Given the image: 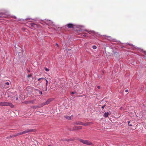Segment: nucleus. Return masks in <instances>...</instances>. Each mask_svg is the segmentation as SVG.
<instances>
[{
  "instance_id": "obj_20",
  "label": "nucleus",
  "mask_w": 146,
  "mask_h": 146,
  "mask_svg": "<svg viewBox=\"0 0 146 146\" xmlns=\"http://www.w3.org/2000/svg\"><path fill=\"white\" fill-rule=\"evenodd\" d=\"M130 121H129L128 122V124L129 126H132V124H130Z\"/></svg>"
},
{
  "instance_id": "obj_19",
  "label": "nucleus",
  "mask_w": 146,
  "mask_h": 146,
  "mask_svg": "<svg viewBox=\"0 0 146 146\" xmlns=\"http://www.w3.org/2000/svg\"><path fill=\"white\" fill-rule=\"evenodd\" d=\"M11 94H12V93H11V92H8L7 93V95H8V97H9V95H10Z\"/></svg>"
},
{
  "instance_id": "obj_28",
  "label": "nucleus",
  "mask_w": 146,
  "mask_h": 146,
  "mask_svg": "<svg viewBox=\"0 0 146 146\" xmlns=\"http://www.w3.org/2000/svg\"><path fill=\"white\" fill-rule=\"evenodd\" d=\"M39 94H42V92L41 91H39Z\"/></svg>"
},
{
  "instance_id": "obj_4",
  "label": "nucleus",
  "mask_w": 146,
  "mask_h": 146,
  "mask_svg": "<svg viewBox=\"0 0 146 146\" xmlns=\"http://www.w3.org/2000/svg\"><path fill=\"white\" fill-rule=\"evenodd\" d=\"M53 100V98H50L48 99L47 101L45 102V103L46 105H47L49 104L50 102L52 101Z\"/></svg>"
},
{
  "instance_id": "obj_32",
  "label": "nucleus",
  "mask_w": 146,
  "mask_h": 146,
  "mask_svg": "<svg viewBox=\"0 0 146 146\" xmlns=\"http://www.w3.org/2000/svg\"><path fill=\"white\" fill-rule=\"evenodd\" d=\"M144 54L145 55H146V52H144Z\"/></svg>"
},
{
  "instance_id": "obj_29",
  "label": "nucleus",
  "mask_w": 146,
  "mask_h": 146,
  "mask_svg": "<svg viewBox=\"0 0 146 146\" xmlns=\"http://www.w3.org/2000/svg\"><path fill=\"white\" fill-rule=\"evenodd\" d=\"M86 36V35L85 34L83 35V36L84 37H85Z\"/></svg>"
},
{
  "instance_id": "obj_24",
  "label": "nucleus",
  "mask_w": 146,
  "mask_h": 146,
  "mask_svg": "<svg viewBox=\"0 0 146 146\" xmlns=\"http://www.w3.org/2000/svg\"><path fill=\"white\" fill-rule=\"evenodd\" d=\"M76 92H71V94H74L75 93H76Z\"/></svg>"
},
{
  "instance_id": "obj_21",
  "label": "nucleus",
  "mask_w": 146,
  "mask_h": 146,
  "mask_svg": "<svg viewBox=\"0 0 146 146\" xmlns=\"http://www.w3.org/2000/svg\"><path fill=\"white\" fill-rule=\"evenodd\" d=\"M44 69L45 70L46 72H48L49 71L48 69L46 68H44Z\"/></svg>"
},
{
  "instance_id": "obj_2",
  "label": "nucleus",
  "mask_w": 146,
  "mask_h": 146,
  "mask_svg": "<svg viewBox=\"0 0 146 146\" xmlns=\"http://www.w3.org/2000/svg\"><path fill=\"white\" fill-rule=\"evenodd\" d=\"M78 141L83 144H85L88 145H93V144L91 142H90V141L88 140H85L79 139H78Z\"/></svg>"
},
{
  "instance_id": "obj_23",
  "label": "nucleus",
  "mask_w": 146,
  "mask_h": 146,
  "mask_svg": "<svg viewBox=\"0 0 146 146\" xmlns=\"http://www.w3.org/2000/svg\"><path fill=\"white\" fill-rule=\"evenodd\" d=\"M44 79V78H39V79H38V81H39V80H42V79Z\"/></svg>"
},
{
  "instance_id": "obj_1",
  "label": "nucleus",
  "mask_w": 146,
  "mask_h": 146,
  "mask_svg": "<svg viewBox=\"0 0 146 146\" xmlns=\"http://www.w3.org/2000/svg\"><path fill=\"white\" fill-rule=\"evenodd\" d=\"M36 131L35 129H27L23 132L17 133L16 135H20L24 134H25L28 133L35 132Z\"/></svg>"
},
{
  "instance_id": "obj_3",
  "label": "nucleus",
  "mask_w": 146,
  "mask_h": 146,
  "mask_svg": "<svg viewBox=\"0 0 146 146\" xmlns=\"http://www.w3.org/2000/svg\"><path fill=\"white\" fill-rule=\"evenodd\" d=\"M0 106H10V107H12L13 105L11 103L6 102H0Z\"/></svg>"
},
{
  "instance_id": "obj_18",
  "label": "nucleus",
  "mask_w": 146,
  "mask_h": 146,
  "mask_svg": "<svg viewBox=\"0 0 146 146\" xmlns=\"http://www.w3.org/2000/svg\"><path fill=\"white\" fill-rule=\"evenodd\" d=\"M107 104H108V103H106L103 106H102V109H103L104 108V107H105V106H106V105H107Z\"/></svg>"
},
{
  "instance_id": "obj_10",
  "label": "nucleus",
  "mask_w": 146,
  "mask_h": 146,
  "mask_svg": "<svg viewBox=\"0 0 146 146\" xmlns=\"http://www.w3.org/2000/svg\"><path fill=\"white\" fill-rule=\"evenodd\" d=\"M91 123H92L91 122H87L85 123H83L82 125L84 126L89 125H90V124Z\"/></svg>"
},
{
  "instance_id": "obj_31",
  "label": "nucleus",
  "mask_w": 146,
  "mask_h": 146,
  "mask_svg": "<svg viewBox=\"0 0 146 146\" xmlns=\"http://www.w3.org/2000/svg\"><path fill=\"white\" fill-rule=\"evenodd\" d=\"M128 92V90H125V92Z\"/></svg>"
},
{
  "instance_id": "obj_11",
  "label": "nucleus",
  "mask_w": 146,
  "mask_h": 146,
  "mask_svg": "<svg viewBox=\"0 0 146 146\" xmlns=\"http://www.w3.org/2000/svg\"><path fill=\"white\" fill-rule=\"evenodd\" d=\"M76 125H83V122L81 121H78L74 123Z\"/></svg>"
},
{
  "instance_id": "obj_13",
  "label": "nucleus",
  "mask_w": 146,
  "mask_h": 146,
  "mask_svg": "<svg viewBox=\"0 0 146 146\" xmlns=\"http://www.w3.org/2000/svg\"><path fill=\"white\" fill-rule=\"evenodd\" d=\"M64 117L65 118H66L68 120H70L71 119V117L68 115H65L64 116Z\"/></svg>"
},
{
  "instance_id": "obj_25",
  "label": "nucleus",
  "mask_w": 146,
  "mask_h": 146,
  "mask_svg": "<svg viewBox=\"0 0 146 146\" xmlns=\"http://www.w3.org/2000/svg\"><path fill=\"white\" fill-rule=\"evenodd\" d=\"M32 75L31 74H29L27 76V77L28 78H30L31 76Z\"/></svg>"
},
{
  "instance_id": "obj_8",
  "label": "nucleus",
  "mask_w": 146,
  "mask_h": 146,
  "mask_svg": "<svg viewBox=\"0 0 146 146\" xmlns=\"http://www.w3.org/2000/svg\"><path fill=\"white\" fill-rule=\"evenodd\" d=\"M82 127L80 126H75L74 127V130H77L79 129H82Z\"/></svg>"
},
{
  "instance_id": "obj_17",
  "label": "nucleus",
  "mask_w": 146,
  "mask_h": 146,
  "mask_svg": "<svg viewBox=\"0 0 146 146\" xmlns=\"http://www.w3.org/2000/svg\"><path fill=\"white\" fill-rule=\"evenodd\" d=\"M46 81V83L45 84L46 85V87H47V85H48V81L47 80H46V79H44Z\"/></svg>"
},
{
  "instance_id": "obj_16",
  "label": "nucleus",
  "mask_w": 146,
  "mask_h": 146,
  "mask_svg": "<svg viewBox=\"0 0 146 146\" xmlns=\"http://www.w3.org/2000/svg\"><path fill=\"white\" fill-rule=\"evenodd\" d=\"M85 31L87 32L88 33H89L90 34L91 33H93L94 31H89L87 30H85Z\"/></svg>"
},
{
  "instance_id": "obj_12",
  "label": "nucleus",
  "mask_w": 146,
  "mask_h": 146,
  "mask_svg": "<svg viewBox=\"0 0 146 146\" xmlns=\"http://www.w3.org/2000/svg\"><path fill=\"white\" fill-rule=\"evenodd\" d=\"M45 105H46V104L45 103V102H43V103H41L40 104H39L40 108L43 106H44Z\"/></svg>"
},
{
  "instance_id": "obj_35",
  "label": "nucleus",
  "mask_w": 146,
  "mask_h": 146,
  "mask_svg": "<svg viewBox=\"0 0 146 146\" xmlns=\"http://www.w3.org/2000/svg\"><path fill=\"white\" fill-rule=\"evenodd\" d=\"M115 53H117V52H114V54H115Z\"/></svg>"
},
{
  "instance_id": "obj_7",
  "label": "nucleus",
  "mask_w": 146,
  "mask_h": 146,
  "mask_svg": "<svg viewBox=\"0 0 146 146\" xmlns=\"http://www.w3.org/2000/svg\"><path fill=\"white\" fill-rule=\"evenodd\" d=\"M35 100H33L29 101L26 102V104H33L34 103Z\"/></svg>"
},
{
  "instance_id": "obj_34",
  "label": "nucleus",
  "mask_w": 146,
  "mask_h": 146,
  "mask_svg": "<svg viewBox=\"0 0 146 146\" xmlns=\"http://www.w3.org/2000/svg\"><path fill=\"white\" fill-rule=\"evenodd\" d=\"M46 90H47V87H46Z\"/></svg>"
},
{
  "instance_id": "obj_6",
  "label": "nucleus",
  "mask_w": 146,
  "mask_h": 146,
  "mask_svg": "<svg viewBox=\"0 0 146 146\" xmlns=\"http://www.w3.org/2000/svg\"><path fill=\"white\" fill-rule=\"evenodd\" d=\"M68 27V28H73V26L74 25L73 24H72L71 23H69L67 25H66Z\"/></svg>"
},
{
  "instance_id": "obj_14",
  "label": "nucleus",
  "mask_w": 146,
  "mask_h": 146,
  "mask_svg": "<svg viewBox=\"0 0 146 146\" xmlns=\"http://www.w3.org/2000/svg\"><path fill=\"white\" fill-rule=\"evenodd\" d=\"M109 115V113L108 112L105 113L104 115V116L105 117H107Z\"/></svg>"
},
{
  "instance_id": "obj_36",
  "label": "nucleus",
  "mask_w": 146,
  "mask_h": 146,
  "mask_svg": "<svg viewBox=\"0 0 146 146\" xmlns=\"http://www.w3.org/2000/svg\"><path fill=\"white\" fill-rule=\"evenodd\" d=\"M48 146H51L50 145H48Z\"/></svg>"
},
{
  "instance_id": "obj_5",
  "label": "nucleus",
  "mask_w": 146,
  "mask_h": 146,
  "mask_svg": "<svg viewBox=\"0 0 146 146\" xmlns=\"http://www.w3.org/2000/svg\"><path fill=\"white\" fill-rule=\"evenodd\" d=\"M30 25L31 26L33 27V28L35 29L36 27H37V28L38 27V25L34 23H31Z\"/></svg>"
},
{
  "instance_id": "obj_27",
  "label": "nucleus",
  "mask_w": 146,
  "mask_h": 146,
  "mask_svg": "<svg viewBox=\"0 0 146 146\" xmlns=\"http://www.w3.org/2000/svg\"><path fill=\"white\" fill-rule=\"evenodd\" d=\"M97 87L98 89H100V87L99 86H97Z\"/></svg>"
},
{
  "instance_id": "obj_22",
  "label": "nucleus",
  "mask_w": 146,
  "mask_h": 146,
  "mask_svg": "<svg viewBox=\"0 0 146 146\" xmlns=\"http://www.w3.org/2000/svg\"><path fill=\"white\" fill-rule=\"evenodd\" d=\"M92 48L94 49H96L97 48V46H92Z\"/></svg>"
},
{
  "instance_id": "obj_9",
  "label": "nucleus",
  "mask_w": 146,
  "mask_h": 146,
  "mask_svg": "<svg viewBox=\"0 0 146 146\" xmlns=\"http://www.w3.org/2000/svg\"><path fill=\"white\" fill-rule=\"evenodd\" d=\"M27 93H29V94H30L31 92H33L32 89L29 88V87H27Z\"/></svg>"
},
{
  "instance_id": "obj_15",
  "label": "nucleus",
  "mask_w": 146,
  "mask_h": 146,
  "mask_svg": "<svg viewBox=\"0 0 146 146\" xmlns=\"http://www.w3.org/2000/svg\"><path fill=\"white\" fill-rule=\"evenodd\" d=\"M33 108L34 109L39 108H40V107L39 106V105H38L37 106H34L33 107Z\"/></svg>"
},
{
  "instance_id": "obj_26",
  "label": "nucleus",
  "mask_w": 146,
  "mask_h": 146,
  "mask_svg": "<svg viewBox=\"0 0 146 146\" xmlns=\"http://www.w3.org/2000/svg\"><path fill=\"white\" fill-rule=\"evenodd\" d=\"M5 84L7 85H9V83L8 82H7L5 83Z\"/></svg>"
},
{
  "instance_id": "obj_30",
  "label": "nucleus",
  "mask_w": 146,
  "mask_h": 146,
  "mask_svg": "<svg viewBox=\"0 0 146 146\" xmlns=\"http://www.w3.org/2000/svg\"><path fill=\"white\" fill-rule=\"evenodd\" d=\"M56 45L57 47L58 46V44L57 43L56 44Z\"/></svg>"
},
{
  "instance_id": "obj_33",
  "label": "nucleus",
  "mask_w": 146,
  "mask_h": 146,
  "mask_svg": "<svg viewBox=\"0 0 146 146\" xmlns=\"http://www.w3.org/2000/svg\"><path fill=\"white\" fill-rule=\"evenodd\" d=\"M18 99V98L17 97H16V100H17Z\"/></svg>"
}]
</instances>
